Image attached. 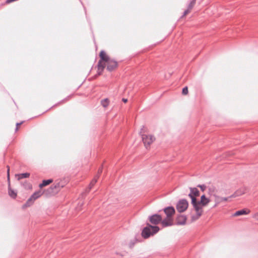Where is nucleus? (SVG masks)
I'll list each match as a JSON object with an SVG mask.
<instances>
[{
    "label": "nucleus",
    "instance_id": "1",
    "mask_svg": "<svg viewBox=\"0 0 258 258\" xmlns=\"http://www.w3.org/2000/svg\"><path fill=\"white\" fill-rule=\"evenodd\" d=\"M100 60L98 64L99 75L101 74V72L106 66L107 67V70L109 71H112L117 67V62L110 58L104 51L102 50L100 52Z\"/></svg>",
    "mask_w": 258,
    "mask_h": 258
},
{
    "label": "nucleus",
    "instance_id": "2",
    "mask_svg": "<svg viewBox=\"0 0 258 258\" xmlns=\"http://www.w3.org/2000/svg\"><path fill=\"white\" fill-rule=\"evenodd\" d=\"M159 230V228L158 226H151L148 225V226L145 227L142 233V236L145 238H147L150 236L155 234L157 233Z\"/></svg>",
    "mask_w": 258,
    "mask_h": 258
},
{
    "label": "nucleus",
    "instance_id": "3",
    "mask_svg": "<svg viewBox=\"0 0 258 258\" xmlns=\"http://www.w3.org/2000/svg\"><path fill=\"white\" fill-rule=\"evenodd\" d=\"M43 194V192L39 190L35 192L27 200L26 203L22 206L23 209L30 207L33 204L35 201L40 197Z\"/></svg>",
    "mask_w": 258,
    "mask_h": 258
},
{
    "label": "nucleus",
    "instance_id": "4",
    "mask_svg": "<svg viewBox=\"0 0 258 258\" xmlns=\"http://www.w3.org/2000/svg\"><path fill=\"white\" fill-rule=\"evenodd\" d=\"M210 202V199L207 198L205 195L201 196V201L200 202H197L196 198H192L193 206L196 207L197 206H198L201 208V210H202L203 207L206 206Z\"/></svg>",
    "mask_w": 258,
    "mask_h": 258
},
{
    "label": "nucleus",
    "instance_id": "5",
    "mask_svg": "<svg viewBox=\"0 0 258 258\" xmlns=\"http://www.w3.org/2000/svg\"><path fill=\"white\" fill-rule=\"evenodd\" d=\"M142 138L144 145L147 149L148 148L150 145L155 140V137L152 135H142Z\"/></svg>",
    "mask_w": 258,
    "mask_h": 258
},
{
    "label": "nucleus",
    "instance_id": "6",
    "mask_svg": "<svg viewBox=\"0 0 258 258\" xmlns=\"http://www.w3.org/2000/svg\"><path fill=\"white\" fill-rule=\"evenodd\" d=\"M188 206V202L184 199L179 200L176 204V209L180 212L182 213L184 212Z\"/></svg>",
    "mask_w": 258,
    "mask_h": 258
},
{
    "label": "nucleus",
    "instance_id": "7",
    "mask_svg": "<svg viewBox=\"0 0 258 258\" xmlns=\"http://www.w3.org/2000/svg\"><path fill=\"white\" fill-rule=\"evenodd\" d=\"M247 189L246 187H241L238 189L235 192L230 196V198H236L241 196L247 192Z\"/></svg>",
    "mask_w": 258,
    "mask_h": 258
},
{
    "label": "nucleus",
    "instance_id": "8",
    "mask_svg": "<svg viewBox=\"0 0 258 258\" xmlns=\"http://www.w3.org/2000/svg\"><path fill=\"white\" fill-rule=\"evenodd\" d=\"M149 220L153 224L156 225L161 222L162 217L159 215L154 214L149 217Z\"/></svg>",
    "mask_w": 258,
    "mask_h": 258
},
{
    "label": "nucleus",
    "instance_id": "9",
    "mask_svg": "<svg viewBox=\"0 0 258 258\" xmlns=\"http://www.w3.org/2000/svg\"><path fill=\"white\" fill-rule=\"evenodd\" d=\"M161 224L163 227L172 226L173 224V220L172 217H167L161 220Z\"/></svg>",
    "mask_w": 258,
    "mask_h": 258
},
{
    "label": "nucleus",
    "instance_id": "10",
    "mask_svg": "<svg viewBox=\"0 0 258 258\" xmlns=\"http://www.w3.org/2000/svg\"><path fill=\"white\" fill-rule=\"evenodd\" d=\"M194 207L196 211V214L191 216L192 221H195L198 219L202 215L203 212V210H201V208L199 206H197L196 207Z\"/></svg>",
    "mask_w": 258,
    "mask_h": 258
},
{
    "label": "nucleus",
    "instance_id": "11",
    "mask_svg": "<svg viewBox=\"0 0 258 258\" xmlns=\"http://www.w3.org/2000/svg\"><path fill=\"white\" fill-rule=\"evenodd\" d=\"M190 193L188 195V196L191 199V204H192V198H196V197L198 196L199 195V191L196 187H190Z\"/></svg>",
    "mask_w": 258,
    "mask_h": 258
},
{
    "label": "nucleus",
    "instance_id": "12",
    "mask_svg": "<svg viewBox=\"0 0 258 258\" xmlns=\"http://www.w3.org/2000/svg\"><path fill=\"white\" fill-rule=\"evenodd\" d=\"M218 190L214 185H210L208 187V192L210 197H215L217 194Z\"/></svg>",
    "mask_w": 258,
    "mask_h": 258
},
{
    "label": "nucleus",
    "instance_id": "13",
    "mask_svg": "<svg viewBox=\"0 0 258 258\" xmlns=\"http://www.w3.org/2000/svg\"><path fill=\"white\" fill-rule=\"evenodd\" d=\"M167 217H172L175 213V209L173 207H168L164 209Z\"/></svg>",
    "mask_w": 258,
    "mask_h": 258
},
{
    "label": "nucleus",
    "instance_id": "14",
    "mask_svg": "<svg viewBox=\"0 0 258 258\" xmlns=\"http://www.w3.org/2000/svg\"><path fill=\"white\" fill-rule=\"evenodd\" d=\"M186 217L182 215L177 216L176 219V223L177 225H184L186 223Z\"/></svg>",
    "mask_w": 258,
    "mask_h": 258
},
{
    "label": "nucleus",
    "instance_id": "15",
    "mask_svg": "<svg viewBox=\"0 0 258 258\" xmlns=\"http://www.w3.org/2000/svg\"><path fill=\"white\" fill-rule=\"evenodd\" d=\"M64 185L63 184H61L60 181L57 182V183H55L54 185H52L50 187V189L51 190L55 189V191H57L58 190H59L61 188L63 187Z\"/></svg>",
    "mask_w": 258,
    "mask_h": 258
},
{
    "label": "nucleus",
    "instance_id": "16",
    "mask_svg": "<svg viewBox=\"0 0 258 258\" xmlns=\"http://www.w3.org/2000/svg\"><path fill=\"white\" fill-rule=\"evenodd\" d=\"M214 201L215 205L214 207H216L219 204L223 202L222 197L217 195L215 197H214Z\"/></svg>",
    "mask_w": 258,
    "mask_h": 258
},
{
    "label": "nucleus",
    "instance_id": "17",
    "mask_svg": "<svg viewBox=\"0 0 258 258\" xmlns=\"http://www.w3.org/2000/svg\"><path fill=\"white\" fill-rule=\"evenodd\" d=\"M53 180L51 179H47V180H43L42 182L39 184V187L40 188L43 187V186H46L51 182H52Z\"/></svg>",
    "mask_w": 258,
    "mask_h": 258
},
{
    "label": "nucleus",
    "instance_id": "18",
    "mask_svg": "<svg viewBox=\"0 0 258 258\" xmlns=\"http://www.w3.org/2000/svg\"><path fill=\"white\" fill-rule=\"evenodd\" d=\"M8 193L9 196L13 199L16 198L17 195V192L12 189L10 186L9 187Z\"/></svg>",
    "mask_w": 258,
    "mask_h": 258
},
{
    "label": "nucleus",
    "instance_id": "19",
    "mask_svg": "<svg viewBox=\"0 0 258 258\" xmlns=\"http://www.w3.org/2000/svg\"><path fill=\"white\" fill-rule=\"evenodd\" d=\"M249 213V212H246V210L243 209L241 210H239L236 211L234 214L233 216H239L242 215H246Z\"/></svg>",
    "mask_w": 258,
    "mask_h": 258
},
{
    "label": "nucleus",
    "instance_id": "20",
    "mask_svg": "<svg viewBox=\"0 0 258 258\" xmlns=\"http://www.w3.org/2000/svg\"><path fill=\"white\" fill-rule=\"evenodd\" d=\"M29 176L30 174L28 173H24L16 175V176L17 177L18 180H20L24 178H28L29 177Z\"/></svg>",
    "mask_w": 258,
    "mask_h": 258
},
{
    "label": "nucleus",
    "instance_id": "21",
    "mask_svg": "<svg viewBox=\"0 0 258 258\" xmlns=\"http://www.w3.org/2000/svg\"><path fill=\"white\" fill-rule=\"evenodd\" d=\"M195 4L196 0H192L188 5L187 9L190 11L195 6Z\"/></svg>",
    "mask_w": 258,
    "mask_h": 258
},
{
    "label": "nucleus",
    "instance_id": "22",
    "mask_svg": "<svg viewBox=\"0 0 258 258\" xmlns=\"http://www.w3.org/2000/svg\"><path fill=\"white\" fill-rule=\"evenodd\" d=\"M101 104L104 107H106L109 104V100L108 99H105L101 101Z\"/></svg>",
    "mask_w": 258,
    "mask_h": 258
},
{
    "label": "nucleus",
    "instance_id": "23",
    "mask_svg": "<svg viewBox=\"0 0 258 258\" xmlns=\"http://www.w3.org/2000/svg\"><path fill=\"white\" fill-rule=\"evenodd\" d=\"M97 181V178H94L92 180L89 186V190L94 186V185L96 183Z\"/></svg>",
    "mask_w": 258,
    "mask_h": 258
},
{
    "label": "nucleus",
    "instance_id": "24",
    "mask_svg": "<svg viewBox=\"0 0 258 258\" xmlns=\"http://www.w3.org/2000/svg\"><path fill=\"white\" fill-rule=\"evenodd\" d=\"M24 187L26 189H31L32 188V185L28 182H26L23 184Z\"/></svg>",
    "mask_w": 258,
    "mask_h": 258
},
{
    "label": "nucleus",
    "instance_id": "25",
    "mask_svg": "<svg viewBox=\"0 0 258 258\" xmlns=\"http://www.w3.org/2000/svg\"><path fill=\"white\" fill-rule=\"evenodd\" d=\"M182 93L183 95H187L188 94V88L185 87L182 89Z\"/></svg>",
    "mask_w": 258,
    "mask_h": 258
},
{
    "label": "nucleus",
    "instance_id": "26",
    "mask_svg": "<svg viewBox=\"0 0 258 258\" xmlns=\"http://www.w3.org/2000/svg\"><path fill=\"white\" fill-rule=\"evenodd\" d=\"M198 186L203 191H204L206 188V186L204 184L203 185H198Z\"/></svg>",
    "mask_w": 258,
    "mask_h": 258
},
{
    "label": "nucleus",
    "instance_id": "27",
    "mask_svg": "<svg viewBox=\"0 0 258 258\" xmlns=\"http://www.w3.org/2000/svg\"><path fill=\"white\" fill-rule=\"evenodd\" d=\"M252 217L255 219L256 220H258V212L255 213L252 216Z\"/></svg>",
    "mask_w": 258,
    "mask_h": 258
},
{
    "label": "nucleus",
    "instance_id": "28",
    "mask_svg": "<svg viewBox=\"0 0 258 258\" xmlns=\"http://www.w3.org/2000/svg\"><path fill=\"white\" fill-rule=\"evenodd\" d=\"M190 10H188V9L186 10L184 12V13H183V16H182V17H184V16L186 15L188 13H189V12H190Z\"/></svg>",
    "mask_w": 258,
    "mask_h": 258
},
{
    "label": "nucleus",
    "instance_id": "29",
    "mask_svg": "<svg viewBox=\"0 0 258 258\" xmlns=\"http://www.w3.org/2000/svg\"><path fill=\"white\" fill-rule=\"evenodd\" d=\"M230 198V197H227V198H225V197H222V201L223 202H226L228 200V199Z\"/></svg>",
    "mask_w": 258,
    "mask_h": 258
},
{
    "label": "nucleus",
    "instance_id": "30",
    "mask_svg": "<svg viewBox=\"0 0 258 258\" xmlns=\"http://www.w3.org/2000/svg\"><path fill=\"white\" fill-rule=\"evenodd\" d=\"M23 122H20V123H16V131H17L18 130V126L19 125H20Z\"/></svg>",
    "mask_w": 258,
    "mask_h": 258
},
{
    "label": "nucleus",
    "instance_id": "31",
    "mask_svg": "<svg viewBox=\"0 0 258 258\" xmlns=\"http://www.w3.org/2000/svg\"><path fill=\"white\" fill-rule=\"evenodd\" d=\"M9 171H10V169H9V168H8V170H7L8 179V180H9V179H10V177H9V176H10Z\"/></svg>",
    "mask_w": 258,
    "mask_h": 258
},
{
    "label": "nucleus",
    "instance_id": "32",
    "mask_svg": "<svg viewBox=\"0 0 258 258\" xmlns=\"http://www.w3.org/2000/svg\"><path fill=\"white\" fill-rule=\"evenodd\" d=\"M102 171V168L99 169L98 171V174H100Z\"/></svg>",
    "mask_w": 258,
    "mask_h": 258
},
{
    "label": "nucleus",
    "instance_id": "33",
    "mask_svg": "<svg viewBox=\"0 0 258 258\" xmlns=\"http://www.w3.org/2000/svg\"><path fill=\"white\" fill-rule=\"evenodd\" d=\"M13 2H14L13 0H7L6 3L9 4V3H11Z\"/></svg>",
    "mask_w": 258,
    "mask_h": 258
},
{
    "label": "nucleus",
    "instance_id": "34",
    "mask_svg": "<svg viewBox=\"0 0 258 258\" xmlns=\"http://www.w3.org/2000/svg\"><path fill=\"white\" fill-rule=\"evenodd\" d=\"M122 100V101H123V102H124V103H126V102H127V99H125V98H123Z\"/></svg>",
    "mask_w": 258,
    "mask_h": 258
},
{
    "label": "nucleus",
    "instance_id": "35",
    "mask_svg": "<svg viewBox=\"0 0 258 258\" xmlns=\"http://www.w3.org/2000/svg\"><path fill=\"white\" fill-rule=\"evenodd\" d=\"M98 176H99V175H98V176H97V177H96L95 178H97H97L98 177Z\"/></svg>",
    "mask_w": 258,
    "mask_h": 258
}]
</instances>
